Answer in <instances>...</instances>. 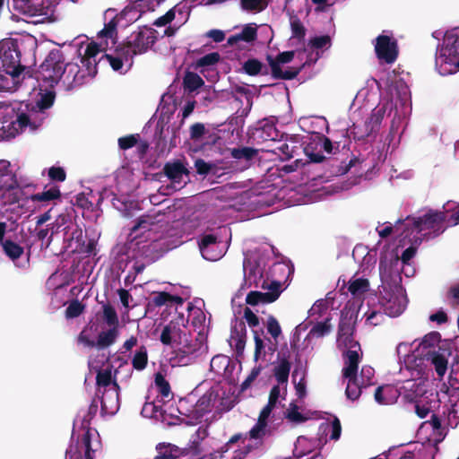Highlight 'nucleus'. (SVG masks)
Instances as JSON below:
<instances>
[{"label": "nucleus", "mask_w": 459, "mask_h": 459, "mask_svg": "<svg viewBox=\"0 0 459 459\" xmlns=\"http://www.w3.org/2000/svg\"><path fill=\"white\" fill-rule=\"evenodd\" d=\"M111 368L112 366L105 369L97 370L96 385L99 387H107L111 385V382L113 380Z\"/></svg>", "instance_id": "obj_41"}, {"label": "nucleus", "mask_w": 459, "mask_h": 459, "mask_svg": "<svg viewBox=\"0 0 459 459\" xmlns=\"http://www.w3.org/2000/svg\"><path fill=\"white\" fill-rule=\"evenodd\" d=\"M397 393V390L391 385H381L376 389L374 398L377 403L387 405L396 400Z\"/></svg>", "instance_id": "obj_21"}, {"label": "nucleus", "mask_w": 459, "mask_h": 459, "mask_svg": "<svg viewBox=\"0 0 459 459\" xmlns=\"http://www.w3.org/2000/svg\"><path fill=\"white\" fill-rule=\"evenodd\" d=\"M102 319L108 325V327H117L119 325V319L115 307L109 304L102 306Z\"/></svg>", "instance_id": "obj_32"}, {"label": "nucleus", "mask_w": 459, "mask_h": 459, "mask_svg": "<svg viewBox=\"0 0 459 459\" xmlns=\"http://www.w3.org/2000/svg\"><path fill=\"white\" fill-rule=\"evenodd\" d=\"M204 84L202 77L193 72H187L183 78L184 89L189 92H193L201 88Z\"/></svg>", "instance_id": "obj_31"}, {"label": "nucleus", "mask_w": 459, "mask_h": 459, "mask_svg": "<svg viewBox=\"0 0 459 459\" xmlns=\"http://www.w3.org/2000/svg\"><path fill=\"white\" fill-rule=\"evenodd\" d=\"M147 363H148L147 348L144 345H142L135 351V353L132 359V365L134 369L142 371L146 368Z\"/></svg>", "instance_id": "obj_35"}, {"label": "nucleus", "mask_w": 459, "mask_h": 459, "mask_svg": "<svg viewBox=\"0 0 459 459\" xmlns=\"http://www.w3.org/2000/svg\"><path fill=\"white\" fill-rule=\"evenodd\" d=\"M64 54L59 49H52L36 72V79L45 87L54 88L66 73Z\"/></svg>", "instance_id": "obj_1"}, {"label": "nucleus", "mask_w": 459, "mask_h": 459, "mask_svg": "<svg viewBox=\"0 0 459 459\" xmlns=\"http://www.w3.org/2000/svg\"><path fill=\"white\" fill-rule=\"evenodd\" d=\"M166 251L167 249L164 247L163 243L160 240H153L139 248L140 255L148 264L162 257Z\"/></svg>", "instance_id": "obj_12"}, {"label": "nucleus", "mask_w": 459, "mask_h": 459, "mask_svg": "<svg viewBox=\"0 0 459 459\" xmlns=\"http://www.w3.org/2000/svg\"><path fill=\"white\" fill-rule=\"evenodd\" d=\"M117 22L115 18L111 19L108 23L105 24L104 28L98 33L100 39L106 38L110 39L115 44L114 39L117 35Z\"/></svg>", "instance_id": "obj_40"}, {"label": "nucleus", "mask_w": 459, "mask_h": 459, "mask_svg": "<svg viewBox=\"0 0 459 459\" xmlns=\"http://www.w3.org/2000/svg\"><path fill=\"white\" fill-rule=\"evenodd\" d=\"M415 413L420 419H424L432 411L431 402H424L423 399L415 401Z\"/></svg>", "instance_id": "obj_51"}, {"label": "nucleus", "mask_w": 459, "mask_h": 459, "mask_svg": "<svg viewBox=\"0 0 459 459\" xmlns=\"http://www.w3.org/2000/svg\"><path fill=\"white\" fill-rule=\"evenodd\" d=\"M269 432L268 429H264L262 428H258L255 426H253V428L248 431L245 438L247 437H249V439L256 442L258 445H264V437L266 436V434Z\"/></svg>", "instance_id": "obj_52"}, {"label": "nucleus", "mask_w": 459, "mask_h": 459, "mask_svg": "<svg viewBox=\"0 0 459 459\" xmlns=\"http://www.w3.org/2000/svg\"><path fill=\"white\" fill-rule=\"evenodd\" d=\"M156 30L144 27L134 31L121 45L126 48V56H134L145 53L156 41Z\"/></svg>", "instance_id": "obj_3"}, {"label": "nucleus", "mask_w": 459, "mask_h": 459, "mask_svg": "<svg viewBox=\"0 0 459 459\" xmlns=\"http://www.w3.org/2000/svg\"><path fill=\"white\" fill-rule=\"evenodd\" d=\"M196 343L193 344L186 340V342L174 351V359L180 365H188L194 359L196 352Z\"/></svg>", "instance_id": "obj_17"}, {"label": "nucleus", "mask_w": 459, "mask_h": 459, "mask_svg": "<svg viewBox=\"0 0 459 459\" xmlns=\"http://www.w3.org/2000/svg\"><path fill=\"white\" fill-rule=\"evenodd\" d=\"M119 335V330L117 327H109L108 330L99 333L97 337V348L104 350L113 345Z\"/></svg>", "instance_id": "obj_25"}, {"label": "nucleus", "mask_w": 459, "mask_h": 459, "mask_svg": "<svg viewBox=\"0 0 459 459\" xmlns=\"http://www.w3.org/2000/svg\"><path fill=\"white\" fill-rule=\"evenodd\" d=\"M261 287L269 290L267 292L259 291L260 303L262 304L274 302L281 293V284L279 281H272L270 284H266V282L264 281Z\"/></svg>", "instance_id": "obj_19"}, {"label": "nucleus", "mask_w": 459, "mask_h": 459, "mask_svg": "<svg viewBox=\"0 0 459 459\" xmlns=\"http://www.w3.org/2000/svg\"><path fill=\"white\" fill-rule=\"evenodd\" d=\"M0 245L3 247L4 255L13 261L19 259L24 252V249L22 246L11 239H7Z\"/></svg>", "instance_id": "obj_30"}, {"label": "nucleus", "mask_w": 459, "mask_h": 459, "mask_svg": "<svg viewBox=\"0 0 459 459\" xmlns=\"http://www.w3.org/2000/svg\"><path fill=\"white\" fill-rule=\"evenodd\" d=\"M375 52L377 57L385 64H394L399 55L398 43L387 35H379L376 39Z\"/></svg>", "instance_id": "obj_5"}, {"label": "nucleus", "mask_w": 459, "mask_h": 459, "mask_svg": "<svg viewBox=\"0 0 459 459\" xmlns=\"http://www.w3.org/2000/svg\"><path fill=\"white\" fill-rule=\"evenodd\" d=\"M257 39V29L250 24H247L238 34L232 35L228 38L227 43L234 46L239 41L252 43Z\"/></svg>", "instance_id": "obj_20"}, {"label": "nucleus", "mask_w": 459, "mask_h": 459, "mask_svg": "<svg viewBox=\"0 0 459 459\" xmlns=\"http://www.w3.org/2000/svg\"><path fill=\"white\" fill-rule=\"evenodd\" d=\"M264 333V330H255L253 329L254 341H255V352H254V359L257 361L264 350V341L261 338V334Z\"/></svg>", "instance_id": "obj_48"}, {"label": "nucleus", "mask_w": 459, "mask_h": 459, "mask_svg": "<svg viewBox=\"0 0 459 459\" xmlns=\"http://www.w3.org/2000/svg\"><path fill=\"white\" fill-rule=\"evenodd\" d=\"M30 125V117L23 112L19 114L14 121H12L10 124H8V126H13V129L17 131V134L22 133Z\"/></svg>", "instance_id": "obj_46"}, {"label": "nucleus", "mask_w": 459, "mask_h": 459, "mask_svg": "<svg viewBox=\"0 0 459 459\" xmlns=\"http://www.w3.org/2000/svg\"><path fill=\"white\" fill-rule=\"evenodd\" d=\"M384 313L391 317L400 316L405 309V298L400 294L385 291L378 299Z\"/></svg>", "instance_id": "obj_8"}, {"label": "nucleus", "mask_w": 459, "mask_h": 459, "mask_svg": "<svg viewBox=\"0 0 459 459\" xmlns=\"http://www.w3.org/2000/svg\"><path fill=\"white\" fill-rule=\"evenodd\" d=\"M369 290V281L365 278H357L349 281L348 290L354 297H361Z\"/></svg>", "instance_id": "obj_29"}, {"label": "nucleus", "mask_w": 459, "mask_h": 459, "mask_svg": "<svg viewBox=\"0 0 459 459\" xmlns=\"http://www.w3.org/2000/svg\"><path fill=\"white\" fill-rule=\"evenodd\" d=\"M217 243V238L213 234H206L204 235L199 242V248L204 255L205 256V252L208 249V247L212 245H215ZM207 259H209L207 257Z\"/></svg>", "instance_id": "obj_57"}, {"label": "nucleus", "mask_w": 459, "mask_h": 459, "mask_svg": "<svg viewBox=\"0 0 459 459\" xmlns=\"http://www.w3.org/2000/svg\"><path fill=\"white\" fill-rule=\"evenodd\" d=\"M158 455L154 459H176L177 456L172 453V446L170 444L164 445L159 444L156 447Z\"/></svg>", "instance_id": "obj_54"}, {"label": "nucleus", "mask_w": 459, "mask_h": 459, "mask_svg": "<svg viewBox=\"0 0 459 459\" xmlns=\"http://www.w3.org/2000/svg\"><path fill=\"white\" fill-rule=\"evenodd\" d=\"M315 137L318 139L317 143H320L322 152H325L329 154L333 152V144L328 137L319 133H315Z\"/></svg>", "instance_id": "obj_58"}, {"label": "nucleus", "mask_w": 459, "mask_h": 459, "mask_svg": "<svg viewBox=\"0 0 459 459\" xmlns=\"http://www.w3.org/2000/svg\"><path fill=\"white\" fill-rule=\"evenodd\" d=\"M154 383H155V386L158 389V392L163 397H168L170 394V393H171L170 385L160 372H157L154 375Z\"/></svg>", "instance_id": "obj_42"}, {"label": "nucleus", "mask_w": 459, "mask_h": 459, "mask_svg": "<svg viewBox=\"0 0 459 459\" xmlns=\"http://www.w3.org/2000/svg\"><path fill=\"white\" fill-rule=\"evenodd\" d=\"M294 51H284L277 55L275 58L267 56V61L271 67V74L274 79L277 80H292L298 76L300 69H290L282 71L281 64H287L293 60Z\"/></svg>", "instance_id": "obj_4"}, {"label": "nucleus", "mask_w": 459, "mask_h": 459, "mask_svg": "<svg viewBox=\"0 0 459 459\" xmlns=\"http://www.w3.org/2000/svg\"><path fill=\"white\" fill-rule=\"evenodd\" d=\"M446 299L453 306L459 305V282L453 284L448 289Z\"/></svg>", "instance_id": "obj_62"}, {"label": "nucleus", "mask_w": 459, "mask_h": 459, "mask_svg": "<svg viewBox=\"0 0 459 459\" xmlns=\"http://www.w3.org/2000/svg\"><path fill=\"white\" fill-rule=\"evenodd\" d=\"M221 59L218 52L209 53L196 60L195 67H207L216 65Z\"/></svg>", "instance_id": "obj_45"}, {"label": "nucleus", "mask_w": 459, "mask_h": 459, "mask_svg": "<svg viewBox=\"0 0 459 459\" xmlns=\"http://www.w3.org/2000/svg\"><path fill=\"white\" fill-rule=\"evenodd\" d=\"M163 173L171 182L180 184L183 176H188L189 171L180 160H175L165 163Z\"/></svg>", "instance_id": "obj_13"}, {"label": "nucleus", "mask_w": 459, "mask_h": 459, "mask_svg": "<svg viewBox=\"0 0 459 459\" xmlns=\"http://www.w3.org/2000/svg\"><path fill=\"white\" fill-rule=\"evenodd\" d=\"M286 418L289 419L290 421L299 423L304 422L307 420V418L299 411V407L294 403H291L290 404V409L286 413Z\"/></svg>", "instance_id": "obj_56"}, {"label": "nucleus", "mask_w": 459, "mask_h": 459, "mask_svg": "<svg viewBox=\"0 0 459 459\" xmlns=\"http://www.w3.org/2000/svg\"><path fill=\"white\" fill-rule=\"evenodd\" d=\"M268 333L275 340L281 334V328L278 320L273 316H269L266 322Z\"/></svg>", "instance_id": "obj_47"}, {"label": "nucleus", "mask_w": 459, "mask_h": 459, "mask_svg": "<svg viewBox=\"0 0 459 459\" xmlns=\"http://www.w3.org/2000/svg\"><path fill=\"white\" fill-rule=\"evenodd\" d=\"M91 429L88 428L82 437V445L84 448V459H95V452L97 451L91 446Z\"/></svg>", "instance_id": "obj_39"}, {"label": "nucleus", "mask_w": 459, "mask_h": 459, "mask_svg": "<svg viewBox=\"0 0 459 459\" xmlns=\"http://www.w3.org/2000/svg\"><path fill=\"white\" fill-rule=\"evenodd\" d=\"M446 220V214L441 212H429L422 217H411L407 216L404 220L406 224L404 225L403 232L409 231V226L412 225V230L417 233L421 232L424 230L435 229L439 226Z\"/></svg>", "instance_id": "obj_6"}, {"label": "nucleus", "mask_w": 459, "mask_h": 459, "mask_svg": "<svg viewBox=\"0 0 459 459\" xmlns=\"http://www.w3.org/2000/svg\"><path fill=\"white\" fill-rule=\"evenodd\" d=\"M115 52V56L109 54L103 55V57L108 61L114 71H119L123 67L125 61L128 62L133 60V56H126V48L124 49V46L121 44L117 46Z\"/></svg>", "instance_id": "obj_23"}, {"label": "nucleus", "mask_w": 459, "mask_h": 459, "mask_svg": "<svg viewBox=\"0 0 459 459\" xmlns=\"http://www.w3.org/2000/svg\"><path fill=\"white\" fill-rule=\"evenodd\" d=\"M48 177L52 181L64 182L66 178V173L62 167H51L48 169Z\"/></svg>", "instance_id": "obj_61"}, {"label": "nucleus", "mask_w": 459, "mask_h": 459, "mask_svg": "<svg viewBox=\"0 0 459 459\" xmlns=\"http://www.w3.org/2000/svg\"><path fill=\"white\" fill-rule=\"evenodd\" d=\"M65 82L71 87H78L86 82L87 73L76 64H66Z\"/></svg>", "instance_id": "obj_16"}, {"label": "nucleus", "mask_w": 459, "mask_h": 459, "mask_svg": "<svg viewBox=\"0 0 459 459\" xmlns=\"http://www.w3.org/2000/svg\"><path fill=\"white\" fill-rule=\"evenodd\" d=\"M289 359L290 354H283L282 358L280 359L279 364L273 369V375L278 384H286L288 382L291 368Z\"/></svg>", "instance_id": "obj_26"}, {"label": "nucleus", "mask_w": 459, "mask_h": 459, "mask_svg": "<svg viewBox=\"0 0 459 459\" xmlns=\"http://www.w3.org/2000/svg\"><path fill=\"white\" fill-rule=\"evenodd\" d=\"M344 380H347L345 395L351 401L358 400L361 394L362 389L367 388L365 385H362L358 376L351 377H342Z\"/></svg>", "instance_id": "obj_22"}, {"label": "nucleus", "mask_w": 459, "mask_h": 459, "mask_svg": "<svg viewBox=\"0 0 459 459\" xmlns=\"http://www.w3.org/2000/svg\"><path fill=\"white\" fill-rule=\"evenodd\" d=\"M441 335L438 332H431L424 336L420 347L422 350L428 349V351L436 349L435 346L439 343Z\"/></svg>", "instance_id": "obj_44"}, {"label": "nucleus", "mask_w": 459, "mask_h": 459, "mask_svg": "<svg viewBox=\"0 0 459 459\" xmlns=\"http://www.w3.org/2000/svg\"><path fill=\"white\" fill-rule=\"evenodd\" d=\"M445 52L450 56H459V35L450 34L445 39ZM456 66L459 67V59L456 61Z\"/></svg>", "instance_id": "obj_34"}, {"label": "nucleus", "mask_w": 459, "mask_h": 459, "mask_svg": "<svg viewBox=\"0 0 459 459\" xmlns=\"http://www.w3.org/2000/svg\"><path fill=\"white\" fill-rule=\"evenodd\" d=\"M61 197V192L58 186H52L48 190H45L41 193L34 194L30 196L33 202H49Z\"/></svg>", "instance_id": "obj_36"}, {"label": "nucleus", "mask_w": 459, "mask_h": 459, "mask_svg": "<svg viewBox=\"0 0 459 459\" xmlns=\"http://www.w3.org/2000/svg\"><path fill=\"white\" fill-rule=\"evenodd\" d=\"M358 313L353 310L342 311L339 325L337 341L340 344L348 346L358 342L353 339V332L357 320Z\"/></svg>", "instance_id": "obj_7"}, {"label": "nucleus", "mask_w": 459, "mask_h": 459, "mask_svg": "<svg viewBox=\"0 0 459 459\" xmlns=\"http://www.w3.org/2000/svg\"><path fill=\"white\" fill-rule=\"evenodd\" d=\"M426 360L429 361L435 368L439 377H443L447 369V359L440 352L439 349L429 350L423 354Z\"/></svg>", "instance_id": "obj_14"}, {"label": "nucleus", "mask_w": 459, "mask_h": 459, "mask_svg": "<svg viewBox=\"0 0 459 459\" xmlns=\"http://www.w3.org/2000/svg\"><path fill=\"white\" fill-rule=\"evenodd\" d=\"M195 168L199 175L206 176L215 168V165L208 163L203 159H197L195 161Z\"/></svg>", "instance_id": "obj_59"}, {"label": "nucleus", "mask_w": 459, "mask_h": 459, "mask_svg": "<svg viewBox=\"0 0 459 459\" xmlns=\"http://www.w3.org/2000/svg\"><path fill=\"white\" fill-rule=\"evenodd\" d=\"M139 134H129L118 139V146L121 150H128L137 144Z\"/></svg>", "instance_id": "obj_55"}, {"label": "nucleus", "mask_w": 459, "mask_h": 459, "mask_svg": "<svg viewBox=\"0 0 459 459\" xmlns=\"http://www.w3.org/2000/svg\"><path fill=\"white\" fill-rule=\"evenodd\" d=\"M318 139L313 134L306 143L303 152L311 162L319 163L325 160Z\"/></svg>", "instance_id": "obj_18"}, {"label": "nucleus", "mask_w": 459, "mask_h": 459, "mask_svg": "<svg viewBox=\"0 0 459 459\" xmlns=\"http://www.w3.org/2000/svg\"><path fill=\"white\" fill-rule=\"evenodd\" d=\"M290 29L293 38L299 40L304 39L306 36V28L299 17L295 15L290 17Z\"/></svg>", "instance_id": "obj_43"}, {"label": "nucleus", "mask_w": 459, "mask_h": 459, "mask_svg": "<svg viewBox=\"0 0 459 459\" xmlns=\"http://www.w3.org/2000/svg\"><path fill=\"white\" fill-rule=\"evenodd\" d=\"M231 339L235 342V350L238 355H241L244 351L247 342V327L244 321H236L231 327Z\"/></svg>", "instance_id": "obj_15"}, {"label": "nucleus", "mask_w": 459, "mask_h": 459, "mask_svg": "<svg viewBox=\"0 0 459 459\" xmlns=\"http://www.w3.org/2000/svg\"><path fill=\"white\" fill-rule=\"evenodd\" d=\"M205 133V126L202 123H195L190 126V139L193 141L200 140Z\"/></svg>", "instance_id": "obj_60"}, {"label": "nucleus", "mask_w": 459, "mask_h": 459, "mask_svg": "<svg viewBox=\"0 0 459 459\" xmlns=\"http://www.w3.org/2000/svg\"><path fill=\"white\" fill-rule=\"evenodd\" d=\"M172 295L166 291L158 292L152 299L155 307H161L170 301Z\"/></svg>", "instance_id": "obj_63"}, {"label": "nucleus", "mask_w": 459, "mask_h": 459, "mask_svg": "<svg viewBox=\"0 0 459 459\" xmlns=\"http://www.w3.org/2000/svg\"><path fill=\"white\" fill-rule=\"evenodd\" d=\"M330 43L331 38L328 35L318 36L310 39L311 47L316 49L323 48L327 45H330Z\"/></svg>", "instance_id": "obj_64"}, {"label": "nucleus", "mask_w": 459, "mask_h": 459, "mask_svg": "<svg viewBox=\"0 0 459 459\" xmlns=\"http://www.w3.org/2000/svg\"><path fill=\"white\" fill-rule=\"evenodd\" d=\"M347 351L343 352L344 367L342 368V377L358 376L359 364L360 362L361 355L360 345L359 342L351 343L345 346Z\"/></svg>", "instance_id": "obj_10"}, {"label": "nucleus", "mask_w": 459, "mask_h": 459, "mask_svg": "<svg viewBox=\"0 0 459 459\" xmlns=\"http://www.w3.org/2000/svg\"><path fill=\"white\" fill-rule=\"evenodd\" d=\"M84 310V305L79 300H73L65 309V316L67 318L78 317Z\"/></svg>", "instance_id": "obj_50"}, {"label": "nucleus", "mask_w": 459, "mask_h": 459, "mask_svg": "<svg viewBox=\"0 0 459 459\" xmlns=\"http://www.w3.org/2000/svg\"><path fill=\"white\" fill-rule=\"evenodd\" d=\"M155 218L152 215H142L138 218L136 223L131 228L128 234V241L134 242L139 245L140 241L137 239L146 231L152 230V227L155 225Z\"/></svg>", "instance_id": "obj_11"}, {"label": "nucleus", "mask_w": 459, "mask_h": 459, "mask_svg": "<svg viewBox=\"0 0 459 459\" xmlns=\"http://www.w3.org/2000/svg\"><path fill=\"white\" fill-rule=\"evenodd\" d=\"M333 325L331 324V317L325 318L322 322H317L309 331V337L321 338L332 331Z\"/></svg>", "instance_id": "obj_33"}, {"label": "nucleus", "mask_w": 459, "mask_h": 459, "mask_svg": "<svg viewBox=\"0 0 459 459\" xmlns=\"http://www.w3.org/2000/svg\"><path fill=\"white\" fill-rule=\"evenodd\" d=\"M385 108H376L372 110L369 117L364 123V130L360 131L357 126L353 129L354 139L365 140L374 133H377L384 119Z\"/></svg>", "instance_id": "obj_9"}, {"label": "nucleus", "mask_w": 459, "mask_h": 459, "mask_svg": "<svg viewBox=\"0 0 459 459\" xmlns=\"http://www.w3.org/2000/svg\"><path fill=\"white\" fill-rule=\"evenodd\" d=\"M242 71L249 76L268 74L267 67L256 58H249L242 65Z\"/></svg>", "instance_id": "obj_27"}, {"label": "nucleus", "mask_w": 459, "mask_h": 459, "mask_svg": "<svg viewBox=\"0 0 459 459\" xmlns=\"http://www.w3.org/2000/svg\"><path fill=\"white\" fill-rule=\"evenodd\" d=\"M375 376V370L370 366H363L359 375V380L362 382V385H365L367 387L374 385L372 379Z\"/></svg>", "instance_id": "obj_53"}, {"label": "nucleus", "mask_w": 459, "mask_h": 459, "mask_svg": "<svg viewBox=\"0 0 459 459\" xmlns=\"http://www.w3.org/2000/svg\"><path fill=\"white\" fill-rule=\"evenodd\" d=\"M401 459H435L433 449L425 444H417L413 450H408Z\"/></svg>", "instance_id": "obj_24"}, {"label": "nucleus", "mask_w": 459, "mask_h": 459, "mask_svg": "<svg viewBox=\"0 0 459 459\" xmlns=\"http://www.w3.org/2000/svg\"><path fill=\"white\" fill-rule=\"evenodd\" d=\"M269 0H240V6L249 13H260L268 5Z\"/></svg>", "instance_id": "obj_38"}, {"label": "nucleus", "mask_w": 459, "mask_h": 459, "mask_svg": "<svg viewBox=\"0 0 459 459\" xmlns=\"http://www.w3.org/2000/svg\"><path fill=\"white\" fill-rule=\"evenodd\" d=\"M0 63L4 72L12 78L18 77L26 68L21 62V51L16 39L0 41Z\"/></svg>", "instance_id": "obj_2"}, {"label": "nucleus", "mask_w": 459, "mask_h": 459, "mask_svg": "<svg viewBox=\"0 0 459 459\" xmlns=\"http://www.w3.org/2000/svg\"><path fill=\"white\" fill-rule=\"evenodd\" d=\"M230 155L236 160L250 161L257 155V150L247 146L233 148L230 150Z\"/></svg>", "instance_id": "obj_37"}, {"label": "nucleus", "mask_w": 459, "mask_h": 459, "mask_svg": "<svg viewBox=\"0 0 459 459\" xmlns=\"http://www.w3.org/2000/svg\"><path fill=\"white\" fill-rule=\"evenodd\" d=\"M181 329L176 324L170 323L163 327L160 340L163 344L170 345L177 342V337L181 338Z\"/></svg>", "instance_id": "obj_28"}, {"label": "nucleus", "mask_w": 459, "mask_h": 459, "mask_svg": "<svg viewBox=\"0 0 459 459\" xmlns=\"http://www.w3.org/2000/svg\"><path fill=\"white\" fill-rule=\"evenodd\" d=\"M82 69L87 73V76L92 79L97 74V59H91L82 57L81 58Z\"/></svg>", "instance_id": "obj_49"}]
</instances>
